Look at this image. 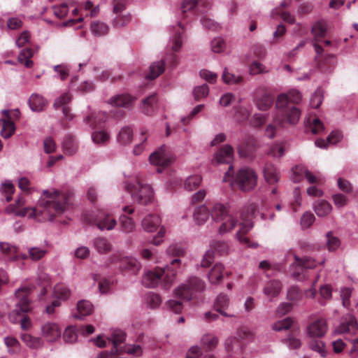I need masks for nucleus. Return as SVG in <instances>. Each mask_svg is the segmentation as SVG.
Masks as SVG:
<instances>
[{
    "instance_id": "26",
    "label": "nucleus",
    "mask_w": 358,
    "mask_h": 358,
    "mask_svg": "<svg viewBox=\"0 0 358 358\" xmlns=\"http://www.w3.org/2000/svg\"><path fill=\"white\" fill-rule=\"evenodd\" d=\"M313 210L319 217H325L332 210L331 205L327 201L320 199L313 203Z\"/></svg>"
},
{
    "instance_id": "52",
    "label": "nucleus",
    "mask_w": 358,
    "mask_h": 358,
    "mask_svg": "<svg viewBox=\"0 0 358 358\" xmlns=\"http://www.w3.org/2000/svg\"><path fill=\"white\" fill-rule=\"evenodd\" d=\"M323 96V90L318 87L310 98V103L312 108H317L322 103Z\"/></svg>"
},
{
    "instance_id": "21",
    "label": "nucleus",
    "mask_w": 358,
    "mask_h": 358,
    "mask_svg": "<svg viewBox=\"0 0 358 358\" xmlns=\"http://www.w3.org/2000/svg\"><path fill=\"white\" fill-rule=\"evenodd\" d=\"M229 299L228 296L225 294H219L215 299L214 309L216 312L220 313L224 317H233L234 316L233 314H228L224 311V310L229 306Z\"/></svg>"
},
{
    "instance_id": "4",
    "label": "nucleus",
    "mask_w": 358,
    "mask_h": 358,
    "mask_svg": "<svg viewBox=\"0 0 358 358\" xmlns=\"http://www.w3.org/2000/svg\"><path fill=\"white\" fill-rule=\"evenodd\" d=\"M126 188L131 194L133 200L140 205H148L153 200V190L148 185L136 182L135 184H127Z\"/></svg>"
},
{
    "instance_id": "5",
    "label": "nucleus",
    "mask_w": 358,
    "mask_h": 358,
    "mask_svg": "<svg viewBox=\"0 0 358 358\" xmlns=\"http://www.w3.org/2000/svg\"><path fill=\"white\" fill-rule=\"evenodd\" d=\"M174 159L173 155L166 145L161 146L150 155V162L152 165L157 166L159 173L170 166Z\"/></svg>"
},
{
    "instance_id": "9",
    "label": "nucleus",
    "mask_w": 358,
    "mask_h": 358,
    "mask_svg": "<svg viewBox=\"0 0 358 358\" xmlns=\"http://www.w3.org/2000/svg\"><path fill=\"white\" fill-rule=\"evenodd\" d=\"M140 262L134 257H124L120 261L119 268L122 272L131 275H136L141 270Z\"/></svg>"
},
{
    "instance_id": "47",
    "label": "nucleus",
    "mask_w": 358,
    "mask_h": 358,
    "mask_svg": "<svg viewBox=\"0 0 358 358\" xmlns=\"http://www.w3.org/2000/svg\"><path fill=\"white\" fill-rule=\"evenodd\" d=\"M3 127L1 131V136L4 138H10L15 130V127L11 120H2Z\"/></svg>"
},
{
    "instance_id": "29",
    "label": "nucleus",
    "mask_w": 358,
    "mask_h": 358,
    "mask_svg": "<svg viewBox=\"0 0 358 358\" xmlns=\"http://www.w3.org/2000/svg\"><path fill=\"white\" fill-rule=\"evenodd\" d=\"M224 271V267L222 264H215L208 273V279L210 283L217 284L222 281Z\"/></svg>"
},
{
    "instance_id": "27",
    "label": "nucleus",
    "mask_w": 358,
    "mask_h": 358,
    "mask_svg": "<svg viewBox=\"0 0 358 358\" xmlns=\"http://www.w3.org/2000/svg\"><path fill=\"white\" fill-rule=\"evenodd\" d=\"M210 213L205 205H201L194 209L193 218L197 224H204L209 218Z\"/></svg>"
},
{
    "instance_id": "13",
    "label": "nucleus",
    "mask_w": 358,
    "mask_h": 358,
    "mask_svg": "<svg viewBox=\"0 0 358 358\" xmlns=\"http://www.w3.org/2000/svg\"><path fill=\"white\" fill-rule=\"evenodd\" d=\"M218 223H220L218 228L219 234H224L231 232L235 228L238 220L236 215L231 212L222 220L219 221Z\"/></svg>"
},
{
    "instance_id": "10",
    "label": "nucleus",
    "mask_w": 358,
    "mask_h": 358,
    "mask_svg": "<svg viewBox=\"0 0 358 358\" xmlns=\"http://www.w3.org/2000/svg\"><path fill=\"white\" fill-rule=\"evenodd\" d=\"M327 331V323L324 319H318L307 327V333L310 337L321 338Z\"/></svg>"
},
{
    "instance_id": "24",
    "label": "nucleus",
    "mask_w": 358,
    "mask_h": 358,
    "mask_svg": "<svg viewBox=\"0 0 358 358\" xmlns=\"http://www.w3.org/2000/svg\"><path fill=\"white\" fill-rule=\"evenodd\" d=\"M93 310L94 307L91 302L81 300L77 304V313H75L73 316L76 318L82 319L83 317L91 315Z\"/></svg>"
},
{
    "instance_id": "49",
    "label": "nucleus",
    "mask_w": 358,
    "mask_h": 358,
    "mask_svg": "<svg viewBox=\"0 0 358 358\" xmlns=\"http://www.w3.org/2000/svg\"><path fill=\"white\" fill-rule=\"evenodd\" d=\"M292 171L291 180L294 182H299L305 177L306 168L302 165H297L292 168Z\"/></svg>"
},
{
    "instance_id": "30",
    "label": "nucleus",
    "mask_w": 358,
    "mask_h": 358,
    "mask_svg": "<svg viewBox=\"0 0 358 358\" xmlns=\"http://www.w3.org/2000/svg\"><path fill=\"white\" fill-rule=\"evenodd\" d=\"M218 338L210 333L203 334L201 338V345L206 351H210L218 344Z\"/></svg>"
},
{
    "instance_id": "16",
    "label": "nucleus",
    "mask_w": 358,
    "mask_h": 358,
    "mask_svg": "<svg viewBox=\"0 0 358 358\" xmlns=\"http://www.w3.org/2000/svg\"><path fill=\"white\" fill-rule=\"evenodd\" d=\"M282 290V284L278 280H271L266 282L263 289L264 294L271 300L279 295Z\"/></svg>"
},
{
    "instance_id": "57",
    "label": "nucleus",
    "mask_w": 358,
    "mask_h": 358,
    "mask_svg": "<svg viewBox=\"0 0 358 358\" xmlns=\"http://www.w3.org/2000/svg\"><path fill=\"white\" fill-rule=\"evenodd\" d=\"M295 259L299 262V264L304 268H314L316 267L317 264H322L324 262V259H322L320 262L317 263L316 261L311 257H304L302 259H299L297 257H295Z\"/></svg>"
},
{
    "instance_id": "45",
    "label": "nucleus",
    "mask_w": 358,
    "mask_h": 358,
    "mask_svg": "<svg viewBox=\"0 0 358 358\" xmlns=\"http://www.w3.org/2000/svg\"><path fill=\"white\" fill-rule=\"evenodd\" d=\"M62 146L64 150L70 155L76 153L78 149L77 143L71 136H66L64 138Z\"/></svg>"
},
{
    "instance_id": "14",
    "label": "nucleus",
    "mask_w": 358,
    "mask_h": 358,
    "mask_svg": "<svg viewBox=\"0 0 358 358\" xmlns=\"http://www.w3.org/2000/svg\"><path fill=\"white\" fill-rule=\"evenodd\" d=\"M230 213L231 211L227 205L221 203H215L211 208L210 216L214 222H218L222 220Z\"/></svg>"
},
{
    "instance_id": "20",
    "label": "nucleus",
    "mask_w": 358,
    "mask_h": 358,
    "mask_svg": "<svg viewBox=\"0 0 358 358\" xmlns=\"http://www.w3.org/2000/svg\"><path fill=\"white\" fill-rule=\"evenodd\" d=\"M19 248L8 242L0 241V252L10 260L15 261L19 259Z\"/></svg>"
},
{
    "instance_id": "38",
    "label": "nucleus",
    "mask_w": 358,
    "mask_h": 358,
    "mask_svg": "<svg viewBox=\"0 0 358 358\" xmlns=\"http://www.w3.org/2000/svg\"><path fill=\"white\" fill-rule=\"evenodd\" d=\"M133 138V131L129 127H124L120 129L117 134V141L122 144L127 145L131 142Z\"/></svg>"
},
{
    "instance_id": "3",
    "label": "nucleus",
    "mask_w": 358,
    "mask_h": 358,
    "mask_svg": "<svg viewBox=\"0 0 358 358\" xmlns=\"http://www.w3.org/2000/svg\"><path fill=\"white\" fill-rule=\"evenodd\" d=\"M206 285L204 282L200 278L192 276L187 279L185 282L180 285L174 290V294L180 299L189 301L197 294L205 290Z\"/></svg>"
},
{
    "instance_id": "34",
    "label": "nucleus",
    "mask_w": 358,
    "mask_h": 358,
    "mask_svg": "<svg viewBox=\"0 0 358 358\" xmlns=\"http://www.w3.org/2000/svg\"><path fill=\"white\" fill-rule=\"evenodd\" d=\"M165 69V62L162 60L152 63L150 66V73L145 76L147 79L153 80L162 74Z\"/></svg>"
},
{
    "instance_id": "19",
    "label": "nucleus",
    "mask_w": 358,
    "mask_h": 358,
    "mask_svg": "<svg viewBox=\"0 0 358 358\" xmlns=\"http://www.w3.org/2000/svg\"><path fill=\"white\" fill-rule=\"evenodd\" d=\"M29 107L32 111H43L48 105V101L43 96L38 94H32L28 101Z\"/></svg>"
},
{
    "instance_id": "8",
    "label": "nucleus",
    "mask_w": 358,
    "mask_h": 358,
    "mask_svg": "<svg viewBox=\"0 0 358 358\" xmlns=\"http://www.w3.org/2000/svg\"><path fill=\"white\" fill-rule=\"evenodd\" d=\"M164 273V270L162 268L145 271L141 280L143 285L148 288L156 287L161 281Z\"/></svg>"
},
{
    "instance_id": "42",
    "label": "nucleus",
    "mask_w": 358,
    "mask_h": 358,
    "mask_svg": "<svg viewBox=\"0 0 358 358\" xmlns=\"http://www.w3.org/2000/svg\"><path fill=\"white\" fill-rule=\"evenodd\" d=\"M285 115L287 122L292 124H295L298 122L300 118L301 110L296 106H290L287 108Z\"/></svg>"
},
{
    "instance_id": "50",
    "label": "nucleus",
    "mask_w": 358,
    "mask_h": 358,
    "mask_svg": "<svg viewBox=\"0 0 358 358\" xmlns=\"http://www.w3.org/2000/svg\"><path fill=\"white\" fill-rule=\"evenodd\" d=\"M31 55L32 52L30 49H24L20 52V55H18V62L24 64L26 67L30 68L32 66L33 64L32 61L30 59Z\"/></svg>"
},
{
    "instance_id": "56",
    "label": "nucleus",
    "mask_w": 358,
    "mask_h": 358,
    "mask_svg": "<svg viewBox=\"0 0 358 358\" xmlns=\"http://www.w3.org/2000/svg\"><path fill=\"white\" fill-rule=\"evenodd\" d=\"M2 194H5V200L8 202L12 199V194L14 192V185L10 181H6L0 187Z\"/></svg>"
},
{
    "instance_id": "51",
    "label": "nucleus",
    "mask_w": 358,
    "mask_h": 358,
    "mask_svg": "<svg viewBox=\"0 0 358 358\" xmlns=\"http://www.w3.org/2000/svg\"><path fill=\"white\" fill-rule=\"evenodd\" d=\"M250 73L252 76L267 73L270 70L263 64L254 61L250 66L249 69Z\"/></svg>"
},
{
    "instance_id": "31",
    "label": "nucleus",
    "mask_w": 358,
    "mask_h": 358,
    "mask_svg": "<svg viewBox=\"0 0 358 358\" xmlns=\"http://www.w3.org/2000/svg\"><path fill=\"white\" fill-rule=\"evenodd\" d=\"M21 340L31 349H38L43 347L44 342L40 337L33 336L28 334H22Z\"/></svg>"
},
{
    "instance_id": "60",
    "label": "nucleus",
    "mask_w": 358,
    "mask_h": 358,
    "mask_svg": "<svg viewBox=\"0 0 358 358\" xmlns=\"http://www.w3.org/2000/svg\"><path fill=\"white\" fill-rule=\"evenodd\" d=\"M71 95L67 92H64L55 99L53 103V106L56 110L60 107L63 108L64 106H66L71 101Z\"/></svg>"
},
{
    "instance_id": "62",
    "label": "nucleus",
    "mask_w": 358,
    "mask_h": 358,
    "mask_svg": "<svg viewBox=\"0 0 358 358\" xmlns=\"http://www.w3.org/2000/svg\"><path fill=\"white\" fill-rule=\"evenodd\" d=\"M180 32L177 31L175 34L170 38L169 45L172 50L177 52L180 50L182 46V40L180 38Z\"/></svg>"
},
{
    "instance_id": "11",
    "label": "nucleus",
    "mask_w": 358,
    "mask_h": 358,
    "mask_svg": "<svg viewBox=\"0 0 358 358\" xmlns=\"http://www.w3.org/2000/svg\"><path fill=\"white\" fill-rule=\"evenodd\" d=\"M358 329V324L355 317L351 315H347L343 322L337 327L336 334H355Z\"/></svg>"
},
{
    "instance_id": "2",
    "label": "nucleus",
    "mask_w": 358,
    "mask_h": 358,
    "mask_svg": "<svg viewBox=\"0 0 358 358\" xmlns=\"http://www.w3.org/2000/svg\"><path fill=\"white\" fill-rule=\"evenodd\" d=\"M31 291L29 287H22L18 288L15 294L18 299L16 308L9 314V319L13 323L20 321V328L23 331H29L32 327L31 319L24 315L31 310L28 296Z\"/></svg>"
},
{
    "instance_id": "6",
    "label": "nucleus",
    "mask_w": 358,
    "mask_h": 358,
    "mask_svg": "<svg viewBox=\"0 0 358 358\" xmlns=\"http://www.w3.org/2000/svg\"><path fill=\"white\" fill-rule=\"evenodd\" d=\"M235 181L242 191L248 192L257 185V176L252 169L242 168L236 173Z\"/></svg>"
},
{
    "instance_id": "35",
    "label": "nucleus",
    "mask_w": 358,
    "mask_h": 358,
    "mask_svg": "<svg viewBox=\"0 0 358 358\" xmlns=\"http://www.w3.org/2000/svg\"><path fill=\"white\" fill-rule=\"evenodd\" d=\"M71 296V290L62 283L57 284L54 287L53 296L57 299L65 301Z\"/></svg>"
},
{
    "instance_id": "58",
    "label": "nucleus",
    "mask_w": 358,
    "mask_h": 358,
    "mask_svg": "<svg viewBox=\"0 0 358 358\" xmlns=\"http://www.w3.org/2000/svg\"><path fill=\"white\" fill-rule=\"evenodd\" d=\"M340 240L334 236L331 232L327 234V246L329 251H334L340 246Z\"/></svg>"
},
{
    "instance_id": "22",
    "label": "nucleus",
    "mask_w": 358,
    "mask_h": 358,
    "mask_svg": "<svg viewBox=\"0 0 358 358\" xmlns=\"http://www.w3.org/2000/svg\"><path fill=\"white\" fill-rule=\"evenodd\" d=\"M134 99L129 94H117L111 97L108 103L113 106L127 108L131 105Z\"/></svg>"
},
{
    "instance_id": "7",
    "label": "nucleus",
    "mask_w": 358,
    "mask_h": 358,
    "mask_svg": "<svg viewBox=\"0 0 358 358\" xmlns=\"http://www.w3.org/2000/svg\"><path fill=\"white\" fill-rule=\"evenodd\" d=\"M62 331L61 327L54 322H47L41 327L42 336L50 343L55 342L59 338Z\"/></svg>"
},
{
    "instance_id": "63",
    "label": "nucleus",
    "mask_w": 358,
    "mask_h": 358,
    "mask_svg": "<svg viewBox=\"0 0 358 358\" xmlns=\"http://www.w3.org/2000/svg\"><path fill=\"white\" fill-rule=\"evenodd\" d=\"M267 117L266 114L255 113L250 119V124L255 127H261L266 122Z\"/></svg>"
},
{
    "instance_id": "55",
    "label": "nucleus",
    "mask_w": 358,
    "mask_h": 358,
    "mask_svg": "<svg viewBox=\"0 0 358 358\" xmlns=\"http://www.w3.org/2000/svg\"><path fill=\"white\" fill-rule=\"evenodd\" d=\"M210 45L212 51L215 53H221L226 48L225 41L221 37L215 38L211 41Z\"/></svg>"
},
{
    "instance_id": "32",
    "label": "nucleus",
    "mask_w": 358,
    "mask_h": 358,
    "mask_svg": "<svg viewBox=\"0 0 358 358\" xmlns=\"http://www.w3.org/2000/svg\"><path fill=\"white\" fill-rule=\"evenodd\" d=\"M157 101V99L155 94L143 99V105L141 107L142 113L146 115H151L156 108Z\"/></svg>"
},
{
    "instance_id": "61",
    "label": "nucleus",
    "mask_w": 358,
    "mask_h": 358,
    "mask_svg": "<svg viewBox=\"0 0 358 358\" xmlns=\"http://www.w3.org/2000/svg\"><path fill=\"white\" fill-rule=\"evenodd\" d=\"M209 92L208 86L203 84L194 88L193 91L194 99L197 101L205 98L208 96Z\"/></svg>"
},
{
    "instance_id": "12",
    "label": "nucleus",
    "mask_w": 358,
    "mask_h": 358,
    "mask_svg": "<svg viewBox=\"0 0 358 358\" xmlns=\"http://www.w3.org/2000/svg\"><path fill=\"white\" fill-rule=\"evenodd\" d=\"M253 227V224L250 220H246L240 224V229L236 232V236L238 241L248 247H257V244L250 245V240L244 234L248 232Z\"/></svg>"
},
{
    "instance_id": "15",
    "label": "nucleus",
    "mask_w": 358,
    "mask_h": 358,
    "mask_svg": "<svg viewBox=\"0 0 358 358\" xmlns=\"http://www.w3.org/2000/svg\"><path fill=\"white\" fill-rule=\"evenodd\" d=\"M97 225L98 228L103 230H112L115 228L117 222L116 220L109 216L108 215H104L103 213H100L98 215V217L93 221Z\"/></svg>"
},
{
    "instance_id": "37",
    "label": "nucleus",
    "mask_w": 358,
    "mask_h": 358,
    "mask_svg": "<svg viewBox=\"0 0 358 358\" xmlns=\"http://www.w3.org/2000/svg\"><path fill=\"white\" fill-rule=\"evenodd\" d=\"M106 116L105 113H99L97 115L92 113L84 117L83 121L92 128L99 125L106 120Z\"/></svg>"
},
{
    "instance_id": "53",
    "label": "nucleus",
    "mask_w": 358,
    "mask_h": 358,
    "mask_svg": "<svg viewBox=\"0 0 358 358\" xmlns=\"http://www.w3.org/2000/svg\"><path fill=\"white\" fill-rule=\"evenodd\" d=\"M222 78L224 83L228 85L240 83L243 80V78L241 76H236L234 74L229 73L227 69L224 70Z\"/></svg>"
},
{
    "instance_id": "39",
    "label": "nucleus",
    "mask_w": 358,
    "mask_h": 358,
    "mask_svg": "<svg viewBox=\"0 0 358 358\" xmlns=\"http://www.w3.org/2000/svg\"><path fill=\"white\" fill-rule=\"evenodd\" d=\"M202 178L199 175H193L187 177L184 182V187L187 191L191 192L199 187Z\"/></svg>"
},
{
    "instance_id": "1",
    "label": "nucleus",
    "mask_w": 358,
    "mask_h": 358,
    "mask_svg": "<svg viewBox=\"0 0 358 358\" xmlns=\"http://www.w3.org/2000/svg\"><path fill=\"white\" fill-rule=\"evenodd\" d=\"M72 196L73 193L70 191H59L55 188L45 189L36 207L25 208L15 213L19 216L29 215L38 222H51L57 215L64 213L68 209Z\"/></svg>"
},
{
    "instance_id": "59",
    "label": "nucleus",
    "mask_w": 358,
    "mask_h": 358,
    "mask_svg": "<svg viewBox=\"0 0 358 358\" xmlns=\"http://www.w3.org/2000/svg\"><path fill=\"white\" fill-rule=\"evenodd\" d=\"M292 321L290 318L287 317L282 320L278 321L273 324V329L275 331H281L287 330L291 327Z\"/></svg>"
},
{
    "instance_id": "43",
    "label": "nucleus",
    "mask_w": 358,
    "mask_h": 358,
    "mask_svg": "<svg viewBox=\"0 0 358 358\" xmlns=\"http://www.w3.org/2000/svg\"><path fill=\"white\" fill-rule=\"evenodd\" d=\"M108 26L103 22H93L91 24L92 33L97 36L106 34L108 32Z\"/></svg>"
},
{
    "instance_id": "25",
    "label": "nucleus",
    "mask_w": 358,
    "mask_h": 358,
    "mask_svg": "<svg viewBox=\"0 0 358 358\" xmlns=\"http://www.w3.org/2000/svg\"><path fill=\"white\" fill-rule=\"evenodd\" d=\"M125 339L124 333L119 329L114 330L111 334L110 341H112L114 348L112 349L110 353L116 354V353H122V348H120V345L123 343Z\"/></svg>"
},
{
    "instance_id": "46",
    "label": "nucleus",
    "mask_w": 358,
    "mask_h": 358,
    "mask_svg": "<svg viewBox=\"0 0 358 358\" xmlns=\"http://www.w3.org/2000/svg\"><path fill=\"white\" fill-rule=\"evenodd\" d=\"M327 30V26L325 22L319 21L315 22L311 29V33L315 38L324 37Z\"/></svg>"
},
{
    "instance_id": "44",
    "label": "nucleus",
    "mask_w": 358,
    "mask_h": 358,
    "mask_svg": "<svg viewBox=\"0 0 358 358\" xmlns=\"http://www.w3.org/2000/svg\"><path fill=\"white\" fill-rule=\"evenodd\" d=\"M47 253V250L40 247H31L28 249L29 258L32 261L41 259Z\"/></svg>"
},
{
    "instance_id": "48",
    "label": "nucleus",
    "mask_w": 358,
    "mask_h": 358,
    "mask_svg": "<svg viewBox=\"0 0 358 358\" xmlns=\"http://www.w3.org/2000/svg\"><path fill=\"white\" fill-rule=\"evenodd\" d=\"M131 19V16L129 13L122 15L118 14L115 17L113 20L112 24L113 27L116 28H121L126 26Z\"/></svg>"
},
{
    "instance_id": "40",
    "label": "nucleus",
    "mask_w": 358,
    "mask_h": 358,
    "mask_svg": "<svg viewBox=\"0 0 358 358\" xmlns=\"http://www.w3.org/2000/svg\"><path fill=\"white\" fill-rule=\"evenodd\" d=\"M92 141L98 145H104L110 139V134L106 130L94 131L92 134Z\"/></svg>"
},
{
    "instance_id": "17",
    "label": "nucleus",
    "mask_w": 358,
    "mask_h": 358,
    "mask_svg": "<svg viewBox=\"0 0 358 358\" xmlns=\"http://www.w3.org/2000/svg\"><path fill=\"white\" fill-rule=\"evenodd\" d=\"M234 150L229 145H225L215 155V159L219 164H228L233 158Z\"/></svg>"
},
{
    "instance_id": "28",
    "label": "nucleus",
    "mask_w": 358,
    "mask_h": 358,
    "mask_svg": "<svg viewBox=\"0 0 358 358\" xmlns=\"http://www.w3.org/2000/svg\"><path fill=\"white\" fill-rule=\"evenodd\" d=\"M273 101L274 98L273 96L265 93L260 97L257 98L255 100V103L258 110L266 111L272 107Z\"/></svg>"
},
{
    "instance_id": "64",
    "label": "nucleus",
    "mask_w": 358,
    "mask_h": 358,
    "mask_svg": "<svg viewBox=\"0 0 358 358\" xmlns=\"http://www.w3.org/2000/svg\"><path fill=\"white\" fill-rule=\"evenodd\" d=\"M224 347L227 352H232L239 348L240 345L236 338L230 336L225 340Z\"/></svg>"
},
{
    "instance_id": "33",
    "label": "nucleus",
    "mask_w": 358,
    "mask_h": 358,
    "mask_svg": "<svg viewBox=\"0 0 358 358\" xmlns=\"http://www.w3.org/2000/svg\"><path fill=\"white\" fill-rule=\"evenodd\" d=\"M4 344L8 348V352L10 355H15L20 352L21 344L14 336H6L3 339Z\"/></svg>"
},
{
    "instance_id": "41",
    "label": "nucleus",
    "mask_w": 358,
    "mask_h": 358,
    "mask_svg": "<svg viewBox=\"0 0 358 358\" xmlns=\"http://www.w3.org/2000/svg\"><path fill=\"white\" fill-rule=\"evenodd\" d=\"M121 230L125 233H130L135 228V223L132 218L127 215H121L119 218Z\"/></svg>"
},
{
    "instance_id": "18",
    "label": "nucleus",
    "mask_w": 358,
    "mask_h": 358,
    "mask_svg": "<svg viewBox=\"0 0 358 358\" xmlns=\"http://www.w3.org/2000/svg\"><path fill=\"white\" fill-rule=\"evenodd\" d=\"M263 172L264 179L269 185H275L280 179L279 171L272 164H266Z\"/></svg>"
},
{
    "instance_id": "23",
    "label": "nucleus",
    "mask_w": 358,
    "mask_h": 358,
    "mask_svg": "<svg viewBox=\"0 0 358 358\" xmlns=\"http://www.w3.org/2000/svg\"><path fill=\"white\" fill-rule=\"evenodd\" d=\"M161 223L160 217L157 215L149 214L142 220L143 229L148 232H152L157 229Z\"/></svg>"
},
{
    "instance_id": "54",
    "label": "nucleus",
    "mask_w": 358,
    "mask_h": 358,
    "mask_svg": "<svg viewBox=\"0 0 358 358\" xmlns=\"http://www.w3.org/2000/svg\"><path fill=\"white\" fill-rule=\"evenodd\" d=\"M283 124V121L278 117H274L272 124H268L265 130L266 136L270 138L275 136V129L277 127H281Z\"/></svg>"
},
{
    "instance_id": "36",
    "label": "nucleus",
    "mask_w": 358,
    "mask_h": 358,
    "mask_svg": "<svg viewBox=\"0 0 358 358\" xmlns=\"http://www.w3.org/2000/svg\"><path fill=\"white\" fill-rule=\"evenodd\" d=\"M94 247L98 251V252L104 254L109 252L112 249V245L108 240L103 237H99L93 241Z\"/></svg>"
}]
</instances>
